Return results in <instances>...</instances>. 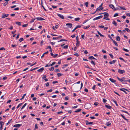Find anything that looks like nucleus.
<instances>
[{"instance_id": "aec40b11", "label": "nucleus", "mask_w": 130, "mask_h": 130, "mask_svg": "<svg viewBox=\"0 0 130 130\" xmlns=\"http://www.w3.org/2000/svg\"><path fill=\"white\" fill-rule=\"evenodd\" d=\"M120 90L121 91H122L124 92V93H125L126 94H127L125 90H124V89H123V88H121L120 89Z\"/></svg>"}, {"instance_id": "4468645a", "label": "nucleus", "mask_w": 130, "mask_h": 130, "mask_svg": "<svg viewBox=\"0 0 130 130\" xmlns=\"http://www.w3.org/2000/svg\"><path fill=\"white\" fill-rule=\"evenodd\" d=\"M105 106L108 108L110 109L112 108V107L109 106H108V105H105Z\"/></svg>"}, {"instance_id": "69168bd1", "label": "nucleus", "mask_w": 130, "mask_h": 130, "mask_svg": "<svg viewBox=\"0 0 130 130\" xmlns=\"http://www.w3.org/2000/svg\"><path fill=\"white\" fill-rule=\"evenodd\" d=\"M27 24H24L22 25V26L23 27H26L27 26Z\"/></svg>"}, {"instance_id": "7c9ffc66", "label": "nucleus", "mask_w": 130, "mask_h": 130, "mask_svg": "<svg viewBox=\"0 0 130 130\" xmlns=\"http://www.w3.org/2000/svg\"><path fill=\"white\" fill-rule=\"evenodd\" d=\"M56 63V62H53L52 64H50L49 65V66H53V65H54Z\"/></svg>"}, {"instance_id": "ddd939ff", "label": "nucleus", "mask_w": 130, "mask_h": 130, "mask_svg": "<svg viewBox=\"0 0 130 130\" xmlns=\"http://www.w3.org/2000/svg\"><path fill=\"white\" fill-rule=\"evenodd\" d=\"M109 80L111 81V82L112 83H115L116 82V80H114L113 79L111 78H110L109 79Z\"/></svg>"}, {"instance_id": "dca6fc26", "label": "nucleus", "mask_w": 130, "mask_h": 130, "mask_svg": "<svg viewBox=\"0 0 130 130\" xmlns=\"http://www.w3.org/2000/svg\"><path fill=\"white\" fill-rule=\"evenodd\" d=\"M88 59H95V60H97L93 56H90L88 58Z\"/></svg>"}, {"instance_id": "423d86ee", "label": "nucleus", "mask_w": 130, "mask_h": 130, "mask_svg": "<svg viewBox=\"0 0 130 130\" xmlns=\"http://www.w3.org/2000/svg\"><path fill=\"white\" fill-rule=\"evenodd\" d=\"M9 15V14H3L2 18H5V17H7Z\"/></svg>"}, {"instance_id": "c756f323", "label": "nucleus", "mask_w": 130, "mask_h": 130, "mask_svg": "<svg viewBox=\"0 0 130 130\" xmlns=\"http://www.w3.org/2000/svg\"><path fill=\"white\" fill-rule=\"evenodd\" d=\"M54 70V67H51L49 69V70L51 71H53Z\"/></svg>"}, {"instance_id": "39448f33", "label": "nucleus", "mask_w": 130, "mask_h": 130, "mask_svg": "<svg viewBox=\"0 0 130 130\" xmlns=\"http://www.w3.org/2000/svg\"><path fill=\"white\" fill-rule=\"evenodd\" d=\"M102 17H103V16L102 15H100L99 17H97L96 18H94L93 19V20L94 21L96 20H98L99 19H101V18H102Z\"/></svg>"}, {"instance_id": "4be33fe9", "label": "nucleus", "mask_w": 130, "mask_h": 130, "mask_svg": "<svg viewBox=\"0 0 130 130\" xmlns=\"http://www.w3.org/2000/svg\"><path fill=\"white\" fill-rule=\"evenodd\" d=\"M117 78L121 82H123V80L122 79V78L120 79L118 77H117Z\"/></svg>"}, {"instance_id": "0eeeda50", "label": "nucleus", "mask_w": 130, "mask_h": 130, "mask_svg": "<svg viewBox=\"0 0 130 130\" xmlns=\"http://www.w3.org/2000/svg\"><path fill=\"white\" fill-rule=\"evenodd\" d=\"M22 125V124H16L14 125L13 126L14 127H19L20 126H21Z\"/></svg>"}, {"instance_id": "f8f14e48", "label": "nucleus", "mask_w": 130, "mask_h": 130, "mask_svg": "<svg viewBox=\"0 0 130 130\" xmlns=\"http://www.w3.org/2000/svg\"><path fill=\"white\" fill-rule=\"evenodd\" d=\"M116 61V60H113L112 61H110L109 62V63L110 64H112L113 63H115Z\"/></svg>"}, {"instance_id": "7ed1b4c3", "label": "nucleus", "mask_w": 130, "mask_h": 130, "mask_svg": "<svg viewBox=\"0 0 130 130\" xmlns=\"http://www.w3.org/2000/svg\"><path fill=\"white\" fill-rule=\"evenodd\" d=\"M57 15L62 19H64V17L62 15L58 13Z\"/></svg>"}, {"instance_id": "8fccbe9b", "label": "nucleus", "mask_w": 130, "mask_h": 130, "mask_svg": "<svg viewBox=\"0 0 130 130\" xmlns=\"http://www.w3.org/2000/svg\"><path fill=\"white\" fill-rule=\"evenodd\" d=\"M66 41V40L65 39H62L61 40H60V41H58V42H60L63 41Z\"/></svg>"}, {"instance_id": "e2e57ef3", "label": "nucleus", "mask_w": 130, "mask_h": 130, "mask_svg": "<svg viewBox=\"0 0 130 130\" xmlns=\"http://www.w3.org/2000/svg\"><path fill=\"white\" fill-rule=\"evenodd\" d=\"M90 27V25H88V26H87L85 28L84 27V28L85 29H87L88 28H89Z\"/></svg>"}, {"instance_id": "2f4dec72", "label": "nucleus", "mask_w": 130, "mask_h": 130, "mask_svg": "<svg viewBox=\"0 0 130 130\" xmlns=\"http://www.w3.org/2000/svg\"><path fill=\"white\" fill-rule=\"evenodd\" d=\"M125 29L126 31H127V32H129L130 31L129 29L128 28H125Z\"/></svg>"}, {"instance_id": "13d9d810", "label": "nucleus", "mask_w": 130, "mask_h": 130, "mask_svg": "<svg viewBox=\"0 0 130 130\" xmlns=\"http://www.w3.org/2000/svg\"><path fill=\"white\" fill-rule=\"evenodd\" d=\"M91 63L93 64V65H94V66H95V63L93 61H91Z\"/></svg>"}, {"instance_id": "58836bf2", "label": "nucleus", "mask_w": 130, "mask_h": 130, "mask_svg": "<svg viewBox=\"0 0 130 130\" xmlns=\"http://www.w3.org/2000/svg\"><path fill=\"white\" fill-rule=\"evenodd\" d=\"M4 124V123L2 121L0 122V125L1 126H2Z\"/></svg>"}, {"instance_id": "5701e85b", "label": "nucleus", "mask_w": 130, "mask_h": 130, "mask_svg": "<svg viewBox=\"0 0 130 130\" xmlns=\"http://www.w3.org/2000/svg\"><path fill=\"white\" fill-rule=\"evenodd\" d=\"M113 43L115 44V45L116 46H118V44H117V42L115 41L114 40L113 41Z\"/></svg>"}, {"instance_id": "f03ea898", "label": "nucleus", "mask_w": 130, "mask_h": 130, "mask_svg": "<svg viewBox=\"0 0 130 130\" xmlns=\"http://www.w3.org/2000/svg\"><path fill=\"white\" fill-rule=\"evenodd\" d=\"M103 9V7H100V6L99 7L97 8L96 10V11L94 12V13L96 11H99L100 10H102Z\"/></svg>"}, {"instance_id": "052dcab7", "label": "nucleus", "mask_w": 130, "mask_h": 130, "mask_svg": "<svg viewBox=\"0 0 130 130\" xmlns=\"http://www.w3.org/2000/svg\"><path fill=\"white\" fill-rule=\"evenodd\" d=\"M121 111H122V112H124L126 113H127V114L128 113V112H127V111H124V110H122Z\"/></svg>"}, {"instance_id": "a211bd4d", "label": "nucleus", "mask_w": 130, "mask_h": 130, "mask_svg": "<svg viewBox=\"0 0 130 130\" xmlns=\"http://www.w3.org/2000/svg\"><path fill=\"white\" fill-rule=\"evenodd\" d=\"M116 40L117 41H120V38L119 36H117L116 38Z\"/></svg>"}, {"instance_id": "bf43d9fd", "label": "nucleus", "mask_w": 130, "mask_h": 130, "mask_svg": "<svg viewBox=\"0 0 130 130\" xmlns=\"http://www.w3.org/2000/svg\"><path fill=\"white\" fill-rule=\"evenodd\" d=\"M84 37H85V36L84 35H81L82 38L84 39H85L84 38Z\"/></svg>"}, {"instance_id": "f3484780", "label": "nucleus", "mask_w": 130, "mask_h": 130, "mask_svg": "<svg viewBox=\"0 0 130 130\" xmlns=\"http://www.w3.org/2000/svg\"><path fill=\"white\" fill-rule=\"evenodd\" d=\"M82 110V109H77L75 111V112H78Z\"/></svg>"}, {"instance_id": "6e6552de", "label": "nucleus", "mask_w": 130, "mask_h": 130, "mask_svg": "<svg viewBox=\"0 0 130 130\" xmlns=\"http://www.w3.org/2000/svg\"><path fill=\"white\" fill-rule=\"evenodd\" d=\"M66 26H68L70 28H71L72 26V24L71 23H67L66 24Z\"/></svg>"}, {"instance_id": "9b49d317", "label": "nucleus", "mask_w": 130, "mask_h": 130, "mask_svg": "<svg viewBox=\"0 0 130 130\" xmlns=\"http://www.w3.org/2000/svg\"><path fill=\"white\" fill-rule=\"evenodd\" d=\"M104 17H106V18H107L109 16V14L107 12H104Z\"/></svg>"}, {"instance_id": "cd10ccee", "label": "nucleus", "mask_w": 130, "mask_h": 130, "mask_svg": "<svg viewBox=\"0 0 130 130\" xmlns=\"http://www.w3.org/2000/svg\"><path fill=\"white\" fill-rule=\"evenodd\" d=\"M23 103H20V104L18 106H17V107L16 108L17 109H18V108H19V107H20V106H21L23 104Z\"/></svg>"}, {"instance_id": "680f3d73", "label": "nucleus", "mask_w": 130, "mask_h": 130, "mask_svg": "<svg viewBox=\"0 0 130 130\" xmlns=\"http://www.w3.org/2000/svg\"><path fill=\"white\" fill-rule=\"evenodd\" d=\"M8 3V2H5V3H4V6H6Z\"/></svg>"}, {"instance_id": "9d476101", "label": "nucleus", "mask_w": 130, "mask_h": 130, "mask_svg": "<svg viewBox=\"0 0 130 130\" xmlns=\"http://www.w3.org/2000/svg\"><path fill=\"white\" fill-rule=\"evenodd\" d=\"M36 19L40 21L44 20H45L44 19L41 17H38L36 18Z\"/></svg>"}, {"instance_id": "338daca9", "label": "nucleus", "mask_w": 130, "mask_h": 130, "mask_svg": "<svg viewBox=\"0 0 130 130\" xmlns=\"http://www.w3.org/2000/svg\"><path fill=\"white\" fill-rule=\"evenodd\" d=\"M58 38V37H54L53 38V40H56Z\"/></svg>"}, {"instance_id": "0e129e2a", "label": "nucleus", "mask_w": 130, "mask_h": 130, "mask_svg": "<svg viewBox=\"0 0 130 130\" xmlns=\"http://www.w3.org/2000/svg\"><path fill=\"white\" fill-rule=\"evenodd\" d=\"M109 55L110 56V57L111 58H113V56L112 55L110 54H109Z\"/></svg>"}, {"instance_id": "bb28decb", "label": "nucleus", "mask_w": 130, "mask_h": 130, "mask_svg": "<svg viewBox=\"0 0 130 130\" xmlns=\"http://www.w3.org/2000/svg\"><path fill=\"white\" fill-rule=\"evenodd\" d=\"M79 42L78 41H76V46H78L79 45Z\"/></svg>"}, {"instance_id": "f257e3e1", "label": "nucleus", "mask_w": 130, "mask_h": 130, "mask_svg": "<svg viewBox=\"0 0 130 130\" xmlns=\"http://www.w3.org/2000/svg\"><path fill=\"white\" fill-rule=\"evenodd\" d=\"M118 72L119 74H121L125 73V71L124 70H122L120 69H119L118 70Z\"/></svg>"}, {"instance_id": "6e6d98bb", "label": "nucleus", "mask_w": 130, "mask_h": 130, "mask_svg": "<svg viewBox=\"0 0 130 130\" xmlns=\"http://www.w3.org/2000/svg\"><path fill=\"white\" fill-rule=\"evenodd\" d=\"M103 101L104 103H106L107 101V100L105 99H103Z\"/></svg>"}, {"instance_id": "e433bc0d", "label": "nucleus", "mask_w": 130, "mask_h": 130, "mask_svg": "<svg viewBox=\"0 0 130 130\" xmlns=\"http://www.w3.org/2000/svg\"><path fill=\"white\" fill-rule=\"evenodd\" d=\"M120 10L123 9V10H126V9L124 7L120 6Z\"/></svg>"}, {"instance_id": "c03bdc74", "label": "nucleus", "mask_w": 130, "mask_h": 130, "mask_svg": "<svg viewBox=\"0 0 130 130\" xmlns=\"http://www.w3.org/2000/svg\"><path fill=\"white\" fill-rule=\"evenodd\" d=\"M68 47V45H67L63 47V48L64 49H67Z\"/></svg>"}, {"instance_id": "a878e982", "label": "nucleus", "mask_w": 130, "mask_h": 130, "mask_svg": "<svg viewBox=\"0 0 130 130\" xmlns=\"http://www.w3.org/2000/svg\"><path fill=\"white\" fill-rule=\"evenodd\" d=\"M57 75L58 76V77H60V76H62V75L63 74H61V73H57Z\"/></svg>"}, {"instance_id": "4c0bfd02", "label": "nucleus", "mask_w": 130, "mask_h": 130, "mask_svg": "<svg viewBox=\"0 0 130 130\" xmlns=\"http://www.w3.org/2000/svg\"><path fill=\"white\" fill-rule=\"evenodd\" d=\"M119 59L121 60H123L124 62H126L125 60H124L121 57H120L119 58Z\"/></svg>"}, {"instance_id": "c85d7f7f", "label": "nucleus", "mask_w": 130, "mask_h": 130, "mask_svg": "<svg viewBox=\"0 0 130 130\" xmlns=\"http://www.w3.org/2000/svg\"><path fill=\"white\" fill-rule=\"evenodd\" d=\"M85 4L87 7H88V2H86L85 3Z\"/></svg>"}, {"instance_id": "6ab92c4d", "label": "nucleus", "mask_w": 130, "mask_h": 130, "mask_svg": "<svg viewBox=\"0 0 130 130\" xmlns=\"http://www.w3.org/2000/svg\"><path fill=\"white\" fill-rule=\"evenodd\" d=\"M120 115L121 116V117H122L125 120L127 121H128V120L126 119V118H125V117L124 116L122 115L121 114Z\"/></svg>"}, {"instance_id": "49530a36", "label": "nucleus", "mask_w": 130, "mask_h": 130, "mask_svg": "<svg viewBox=\"0 0 130 130\" xmlns=\"http://www.w3.org/2000/svg\"><path fill=\"white\" fill-rule=\"evenodd\" d=\"M38 67H37L35 68L32 69L30 70V71H33V70H35L37 69H38Z\"/></svg>"}, {"instance_id": "473e14b6", "label": "nucleus", "mask_w": 130, "mask_h": 130, "mask_svg": "<svg viewBox=\"0 0 130 130\" xmlns=\"http://www.w3.org/2000/svg\"><path fill=\"white\" fill-rule=\"evenodd\" d=\"M80 19V18H75V20L76 21H79Z\"/></svg>"}, {"instance_id": "ea45409f", "label": "nucleus", "mask_w": 130, "mask_h": 130, "mask_svg": "<svg viewBox=\"0 0 130 130\" xmlns=\"http://www.w3.org/2000/svg\"><path fill=\"white\" fill-rule=\"evenodd\" d=\"M81 27V26L80 25H78L76 27H75V28L76 29L78 28H80Z\"/></svg>"}, {"instance_id": "37998d69", "label": "nucleus", "mask_w": 130, "mask_h": 130, "mask_svg": "<svg viewBox=\"0 0 130 130\" xmlns=\"http://www.w3.org/2000/svg\"><path fill=\"white\" fill-rule=\"evenodd\" d=\"M24 40V39L23 38H20L19 39V41L20 42H21L22 41H23Z\"/></svg>"}, {"instance_id": "20e7f679", "label": "nucleus", "mask_w": 130, "mask_h": 130, "mask_svg": "<svg viewBox=\"0 0 130 130\" xmlns=\"http://www.w3.org/2000/svg\"><path fill=\"white\" fill-rule=\"evenodd\" d=\"M109 6L112 9H114V10H116V8H115L114 6L112 4H110L109 5Z\"/></svg>"}, {"instance_id": "603ef678", "label": "nucleus", "mask_w": 130, "mask_h": 130, "mask_svg": "<svg viewBox=\"0 0 130 130\" xmlns=\"http://www.w3.org/2000/svg\"><path fill=\"white\" fill-rule=\"evenodd\" d=\"M120 6L117 7L116 8V10H120Z\"/></svg>"}, {"instance_id": "a19ab883", "label": "nucleus", "mask_w": 130, "mask_h": 130, "mask_svg": "<svg viewBox=\"0 0 130 130\" xmlns=\"http://www.w3.org/2000/svg\"><path fill=\"white\" fill-rule=\"evenodd\" d=\"M54 71H55L56 72H58L60 71L58 69H57L54 70Z\"/></svg>"}, {"instance_id": "b1692460", "label": "nucleus", "mask_w": 130, "mask_h": 130, "mask_svg": "<svg viewBox=\"0 0 130 130\" xmlns=\"http://www.w3.org/2000/svg\"><path fill=\"white\" fill-rule=\"evenodd\" d=\"M112 24L115 26H117V24L116 23L115 21H114L112 22Z\"/></svg>"}, {"instance_id": "5fc2aeb1", "label": "nucleus", "mask_w": 130, "mask_h": 130, "mask_svg": "<svg viewBox=\"0 0 130 130\" xmlns=\"http://www.w3.org/2000/svg\"><path fill=\"white\" fill-rule=\"evenodd\" d=\"M58 81H55L53 82L52 83H53V84H55L56 83H58Z\"/></svg>"}, {"instance_id": "79ce46f5", "label": "nucleus", "mask_w": 130, "mask_h": 130, "mask_svg": "<svg viewBox=\"0 0 130 130\" xmlns=\"http://www.w3.org/2000/svg\"><path fill=\"white\" fill-rule=\"evenodd\" d=\"M94 105L95 106H97L99 104V103L97 102H95L94 104Z\"/></svg>"}, {"instance_id": "09e8293b", "label": "nucleus", "mask_w": 130, "mask_h": 130, "mask_svg": "<svg viewBox=\"0 0 130 130\" xmlns=\"http://www.w3.org/2000/svg\"><path fill=\"white\" fill-rule=\"evenodd\" d=\"M45 85L46 87H48L49 86V83L48 82H47L45 84Z\"/></svg>"}, {"instance_id": "2eb2a0df", "label": "nucleus", "mask_w": 130, "mask_h": 130, "mask_svg": "<svg viewBox=\"0 0 130 130\" xmlns=\"http://www.w3.org/2000/svg\"><path fill=\"white\" fill-rule=\"evenodd\" d=\"M86 121L87 122V123H86V125H87L88 124H92L93 123V122H88V121L87 120Z\"/></svg>"}, {"instance_id": "864d4df0", "label": "nucleus", "mask_w": 130, "mask_h": 130, "mask_svg": "<svg viewBox=\"0 0 130 130\" xmlns=\"http://www.w3.org/2000/svg\"><path fill=\"white\" fill-rule=\"evenodd\" d=\"M35 19H32L31 20V21H30V22L31 23H32L34 22L35 20Z\"/></svg>"}, {"instance_id": "4d7b16f0", "label": "nucleus", "mask_w": 130, "mask_h": 130, "mask_svg": "<svg viewBox=\"0 0 130 130\" xmlns=\"http://www.w3.org/2000/svg\"><path fill=\"white\" fill-rule=\"evenodd\" d=\"M74 55L75 56H77V57H78L79 56V55H78V54L77 53H76L74 54Z\"/></svg>"}, {"instance_id": "c9c22d12", "label": "nucleus", "mask_w": 130, "mask_h": 130, "mask_svg": "<svg viewBox=\"0 0 130 130\" xmlns=\"http://www.w3.org/2000/svg\"><path fill=\"white\" fill-rule=\"evenodd\" d=\"M97 32L99 35L101 37H103L104 36L103 35L101 34L99 31H98Z\"/></svg>"}, {"instance_id": "393cba45", "label": "nucleus", "mask_w": 130, "mask_h": 130, "mask_svg": "<svg viewBox=\"0 0 130 130\" xmlns=\"http://www.w3.org/2000/svg\"><path fill=\"white\" fill-rule=\"evenodd\" d=\"M26 105H27L26 103L25 104H24V105L21 108V110H22L25 107Z\"/></svg>"}, {"instance_id": "412c9836", "label": "nucleus", "mask_w": 130, "mask_h": 130, "mask_svg": "<svg viewBox=\"0 0 130 130\" xmlns=\"http://www.w3.org/2000/svg\"><path fill=\"white\" fill-rule=\"evenodd\" d=\"M15 23L19 25H20L21 24V22H15Z\"/></svg>"}, {"instance_id": "f704fd0d", "label": "nucleus", "mask_w": 130, "mask_h": 130, "mask_svg": "<svg viewBox=\"0 0 130 130\" xmlns=\"http://www.w3.org/2000/svg\"><path fill=\"white\" fill-rule=\"evenodd\" d=\"M111 124V123L110 122H108L106 123V125L107 126H109Z\"/></svg>"}, {"instance_id": "3c124183", "label": "nucleus", "mask_w": 130, "mask_h": 130, "mask_svg": "<svg viewBox=\"0 0 130 130\" xmlns=\"http://www.w3.org/2000/svg\"><path fill=\"white\" fill-rule=\"evenodd\" d=\"M35 127L36 129H37L38 128V124H36L35 125Z\"/></svg>"}, {"instance_id": "de8ad7c7", "label": "nucleus", "mask_w": 130, "mask_h": 130, "mask_svg": "<svg viewBox=\"0 0 130 130\" xmlns=\"http://www.w3.org/2000/svg\"><path fill=\"white\" fill-rule=\"evenodd\" d=\"M123 50L125 52H128L129 51V50H128L125 48H123Z\"/></svg>"}, {"instance_id": "1a4fd4ad", "label": "nucleus", "mask_w": 130, "mask_h": 130, "mask_svg": "<svg viewBox=\"0 0 130 130\" xmlns=\"http://www.w3.org/2000/svg\"><path fill=\"white\" fill-rule=\"evenodd\" d=\"M44 70V68L42 67L38 70H37V71L39 72H41L43 71Z\"/></svg>"}, {"instance_id": "a18cd8bd", "label": "nucleus", "mask_w": 130, "mask_h": 130, "mask_svg": "<svg viewBox=\"0 0 130 130\" xmlns=\"http://www.w3.org/2000/svg\"><path fill=\"white\" fill-rule=\"evenodd\" d=\"M118 15V14L117 13H115L114 15V16H113V17H116V16H117Z\"/></svg>"}, {"instance_id": "774afa93", "label": "nucleus", "mask_w": 130, "mask_h": 130, "mask_svg": "<svg viewBox=\"0 0 130 130\" xmlns=\"http://www.w3.org/2000/svg\"><path fill=\"white\" fill-rule=\"evenodd\" d=\"M63 112L62 111L58 112H57V114H60V113H62Z\"/></svg>"}, {"instance_id": "72a5a7b5", "label": "nucleus", "mask_w": 130, "mask_h": 130, "mask_svg": "<svg viewBox=\"0 0 130 130\" xmlns=\"http://www.w3.org/2000/svg\"><path fill=\"white\" fill-rule=\"evenodd\" d=\"M26 94H24L22 97V98L20 99V100H22V99H23L24 98V97L26 96Z\"/></svg>"}]
</instances>
